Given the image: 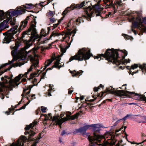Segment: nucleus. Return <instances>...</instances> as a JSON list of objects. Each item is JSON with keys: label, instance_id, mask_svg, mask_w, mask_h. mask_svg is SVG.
<instances>
[{"label": "nucleus", "instance_id": "nucleus-1", "mask_svg": "<svg viewBox=\"0 0 146 146\" xmlns=\"http://www.w3.org/2000/svg\"><path fill=\"white\" fill-rule=\"evenodd\" d=\"M101 127H102L99 124L86 125L76 129L73 133H80L83 135H86L88 137L90 146H95L97 142H100L102 139H105L102 143L103 146H113L116 141L112 139L111 134L109 131L107 132L105 136L97 133L100 132Z\"/></svg>", "mask_w": 146, "mask_h": 146}, {"label": "nucleus", "instance_id": "nucleus-2", "mask_svg": "<svg viewBox=\"0 0 146 146\" xmlns=\"http://www.w3.org/2000/svg\"><path fill=\"white\" fill-rule=\"evenodd\" d=\"M33 8L32 4H26L25 6L18 7L16 10L11 9L7 11L5 15L3 11H0V20H2L6 17L7 19L0 24V33L3 30L9 27L8 23L12 16H17L25 12L26 9H31Z\"/></svg>", "mask_w": 146, "mask_h": 146}, {"label": "nucleus", "instance_id": "nucleus-3", "mask_svg": "<svg viewBox=\"0 0 146 146\" xmlns=\"http://www.w3.org/2000/svg\"><path fill=\"white\" fill-rule=\"evenodd\" d=\"M36 22L35 19L31 23L30 27L27 31H25L23 33L21 37V39L23 40H27V39L23 38L25 37H29L30 38H33L35 40L37 41L38 45H40L45 42V41L42 40L41 37L42 36H45L47 34L45 31L43 29H42L40 32V36L36 34L37 32L35 27H36Z\"/></svg>", "mask_w": 146, "mask_h": 146}, {"label": "nucleus", "instance_id": "nucleus-4", "mask_svg": "<svg viewBox=\"0 0 146 146\" xmlns=\"http://www.w3.org/2000/svg\"><path fill=\"white\" fill-rule=\"evenodd\" d=\"M23 76L22 74H19L14 79H12L13 77L12 74L10 77L5 76L4 77H2L1 80L3 82L2 83H0V92L2 91L3 88H5L15 87L17 86L20 83H18L19 80Z\"/></svg>", "mask_w": 146, "mask_h": 146}, {"label": "nucleus", "instance_id": "nucleus-5", "mask_svg": "<svg viewBox=\"0 0 146 146\" xmlns=\"http://www.w3.org/2000/svg\"><path fill=\"white\" fill-rule=\"evenodd\" d=\"M29 19V17H27L25 20L22 21L21 23L19 30L17 29L18 26L15 25L13 27L7 32L3 33V35L5 36L3 40V43H9L11 40L13 38V35L16 34L17 31L22 30L27 25L28 20Z\"/></svg>", "mask_w": 146, "mask_h": 146}, {"label": "nucleus", "instance_id": "nucleus-6", "mask_svg": "<svg viewBox=\"0 0 146 146\" xmlns=\"http://www.w3.org/2000/svg\"><path fill=\"white\" fill-rule=\"evenodd\" d=\"M98 56H96L95 59L97 58L99 61L102 59V57L106 58V60L109 62H112L116 65H119L121 62L117 60L118 54L117 50L113 49H108L107 50L105 54H99Z\"/></svg>", "mask_w": 146, "mask_h": 146}, {"label": "nucleus", "instance_id": "nucleus-7", "mask_svg": "<svg viewBox=\"0 0 146 146\" xmlns=\"http://www.w3.org/2000/svg\"><path fill=\"white\" fill-rule=\"evenodd\" d=\"M106 90L107 92L114 94L122 98H124V96L129 94L131 95V98L134 100L145 101L146 102V97L144 95L140 94H135L133 92L124 91L123 90L114 91L111 87L107 88Z\"/></svg>", "mask_w": 146, "mask_h": 146}, {"label": "nucleus", "instance_id": "nucleus-8", "mask_svg": "<svg viewBox=\"0 0 146 146\" xmlns=\"http://www.w3.org/2000/svg\"><path fill=\"white\" fill-rule=\"evenodd\" d=\"M91 56L92 54L89 48H83L80 49L75 55L71 56L68 62H70L74 60L78 61H82L84 60H86L89 59Z\"/></svg>", "mask_w": 146, "mask_h": 146}, {"label": "nucleus", "instance_id": "nucleus-9", "mask_svg": "<svg viewBox=\"0 0 146 146\" xmlns=\"http://www.w3.org/2000/svg\"><path fill=\"white\" fill-rule=\"evenodd\" d=\"M77 116V115H75L71 116L67 115L66 117L60 119L59 116H54L52 118L51 114L50 113H48V115L45 114L44 115L45 120L52 119L53 125H58L60 128H61V124L64 122L70 119L74 120Z\"/></svg>", "mask_w": 146, "mask_h": 146}, {"label": "nucleus", "instance_id": "nucleus-10", "mask_svg": "<svg viewBox=\"0 0 146 146\" xmlns=\"http://www.w3.org/2000/svg\"><path fill=\"white\" fill-rule=\"evenodd\" d=\"M102 9V7L97 4L94 5L93 8L88 7L85 11L86 16L83 15V17L89 21L91 17L94 16L95 14L96 16H100Z\"/></svg>", "mask_w": 146, "mask_h": 146}, {"label": "nucleus", "instance_id": "nucleus-11", "mask_svg": "<svg viewBox=\"0 0 146 146\" xmlns=\"http://www.w3.org/2000/svg\"><path fill=\"white\" fill-rule=\"evenodd\" d=\"M38 49V48H34L28 52L25 51V52L30 57L31 61L32 63L30 68L28 70L27 72H25L24 76H25L27 74L30 72L32 69L34 68H35L38 66V61L37 59H35V57H37L35 53L36 51Z\"/></svg>", "mask_w": 146, "mask_h": 146}, {"label": "nucleus", "instance_id": "nucleus-12", "mask_svg": "<svg viewBox=\"0 0 146 146\" xmlns=\"http://www.w3.org/2000/svg\"><path fill=\"white\" fill-rule=\"evenodd\" d=\"M130 21L132 22V26L131 27V30L135 35H136L137 33L136 31L133 29V28H137L142 32L145 31L146 27L143 25L142 19L140 17H139L136 18L134 17H132L131 18V20Z\"/></svg>", "mask_w": 146, "mask_h": 146}, {"label": "nucleus", "instance_id": "nucleus-13", "mask_svg": "<svg viewBox=\"0 0 146 146\" xmlns=\"http://www.w3.org/2000/svg\"><path fill=\"white\" fill-rule=\"evenodd\" d=\"M86 2L85 1H83L80 4H77L75 6H74L73 5H72L70 7H68L66 8L65 10L63 12L62 15H65L66 13H67L68 11H70L71 10H72L75 9L77 8V9H79L84 5H85Z\"/></svg>", "mask_w": 146, "mask_h": 146}, {"label": "nucleus", "instance_id": "nucleus-14", "mask_svg": "<svg viewBox=\"0 0 146 146\" xmlns=\"http://www.w3.org/2000/svg\"><path fill=\"white\" fill-rule=\"evenodd\" d=\"M37 122H33V123L30 124L29 125L25 127V129L26 131L25 132V134L26 135L27 134H29V138H30L32 136H33L35 134V133L32 131L31 130L30 131L29 130L31 128H33L35 125L37 124Z\"/></svg>", "mask_w": 146, "mask_h": 146}, {"label": "nucleus", "instance_id": "nucleus-15", "mask_svg": "<svg viewBox=\"0 0 146 146\" xmlns=\"http://www.w3.org/2000/svg\"><path fill=\"white\" fill-rule=\"evenodd\" d=\"M17 50H12L11 52L12 56L13 57V58L11 61H9V62L6 63L5 64L2 65L0 67V69L3 68V67L5 66L9 65L13 63L15 60H16V54H17Z\"/></svg>", "mask_w": 146, "mask_h": 146}, {"label": "nucleus", "instance_id": "nucleus-16", "mask_svg": "<svg viewBox=\"0 0 146 146\" xmlns=\"http://www.w3.org/2000/svg\"><path fill=\"white\" fill-rule=\"evenodd\" d=\"M60 58L59 56L56 58L55 59L56 60V61L54 63V64L53 66V67L52 68V69L53 68V67L60 68L62 66H61L60 65H59V64H60L59 62L60 60Z\"/></svg>", "mask_w": 146, "mask_h": 146}, {"label": "nucleus", "instance_id": "nucleus-17", "mask_svg": "<svg viewBox=\"0 0 146 146\" xmlns=\"http://www.w3.org/2000/svg\"><path fill=\"white\" fill-rule=\"evenodd\" d=\"M60 58L59 56L56 58L55 59L56 60V61L54 63V64L53 66V67L52 68V69L53 68V67L60 68L62 66H61L60 65H59V64H60L59 62L60 60Z\"/></svg>", "mask_w": 146, "mask_h": 146}, {"label": "nucleus", "instance_id": "nucleus-18", "mask_svg": "<svg viewBox=\"0 0 146 146\" xmlns=\"http://www.w3.org/2000/svg\"><path fill=\"white\" fill-rule=\"evenodd\" d=\"M56 58L54 57H52L51 58V59H48L44 63V67L43 68V70H44L49 65H50L52 62Z\"/></svg>", "mask_w": 146, "mask_h": 146}, {"label": "nucleus", "instance_id": "nucleus-19", "mask_svg": "<svg viewBox=\"0 0 146 146\" xmlns=\"http://www.w3.org/2000/svg\"><path fill=\"white\" fill-rule=\"evenodd\" d=\"M83 72V71L82 70H80L77 72L75 70L70 72V73L72 74L73 77L76 76L78 75H81Z\"/></svg>", "mask_w": 146, "mask_h": 146}, {"label": "nucleus", "instance_id": "nucleus-20", "mask_svg": "<svg viewBox=\"0 0 146 146\" xmlns=\"http://www.w3.org/2000/svg\"><path fill=\"white\" fill-rule=\"evenodd\" d=\"M30 92V90L29 89H24V90L23 93L21 95V96L23 97L25 96L28 95Z\"/></svg>", "mask_w": 146, "mask_h": 146}, {"label": "nucleus", "instance_id": "nucleus-21", "mask_svg": "<svg viewBox=\"0 0 146 146\" xmlns=\"http://www.w3.org/2000/svg\"><path fill=\"white\" fill-rule=\"evenodd\" d=\"M70 46V45H69L68 46H65L64 47H61V51L62 52V54L61 55V56H62V55L64 53H65L66 51V50L67 48H68L69 46Z\"/></svg>", "mask_w": 146, "mask_h": 146}, {"label": "nucleus", "instance_id": "nucleus-22", "mask_svg": "<svg viewBox=\"0 0 146 146\" xmlns=\"http://www.w3.org/2000/svg\"><path fill=\"white\" fill-rule=\"evenodd\" d=\"M139 68L141 70H145L146 72V64H144L143 65H139Z\"/></svg>", "mask_w": 146, "mask_h": 146}, {"label": "nucleus", "instance_id": "nucleus-23", "mask_svg": "<svg viewBox=\"0 0 146 146\" xmlns=\"http://www.w3.org/2000/svg\"><path fill=\"white\" fill-rule=\"evenodd\" d=\"M138 116V115H133L132 114H127V115L125 116L124 117H123V118H122V119L124 121H125L126 119L128 118V117L129 116Z\"/></svg>", "mask_w": 146, "mask_h": 146}, {"label": "nucleus", "instance_id": "nucleus-24", "mask_svg": "<svg viewBox=\"0 0 146 146\" xmlns=\"http://www.w3.org/2000/svg\"><path fill=\"white\" fill-rule=\"evenodd\" d=\"M123 36L125 38H126L127 39H130L131 40L133 39L130 36H128L125 34H123Z\"/></svg>", "mask_w": 146, "mask_h": 146}, {"label": "nucleus", "instance_id": "nucleus-25", "mask_svg": "<svg viewBox=\"0 0 146 146\" xmlns=\"http://www.w3.org/2000/svg\"><path fill=\"white\" fill-rule=\"evenodd\" d=\"M61 34H60L57 33H55V32H53L51 35V36H58L60 35H61Z\"/></svg>", "mask_w": 146, "mask_h": 146}, {"label": "nucleus", "instance_id": "nucleus-26", "mask_svg": "<svg viewBox=\"0 0 146 146\" xmlns=\"http://www.w3.org/2000/svg\"><path fill=\"white\" fill-rule=\"evenodd\" d=\"M80 18L78 19H75L73 21L74 22L76 25H78L80 23Z\"/></svg>", "mask_w": 146, "mask_h": 146}, {"label": "nucleus", "instance_id": "nucleus-27", "mask_svg": "<svg viewBox=\"0 0 146 146\" xmlns=\"http://www.w3.org/2000/svg\"><path fill=\"white\" fill-rule=\"evenodd\" d=\"M27 99L28 100V101H29V102H28L27 103V104H26V105H25L23 106H22L21 108H20V109H24L25 108V107H26V105H28L29 103V102H30V101H29V98L27 96Z\"/></svg>", "mask_w": 146, "mask_h": 146}, {"label": "nucleus", "instance_id": "nucleus-28", "mask_svg": "<svg viewBox=\"0 0 146 146\" xmlns=\"http://www.w3.org/2000/svg\"><path fill=\"white\" fill-rule=\"evenodd\" d=\"M37 74L35 73V74H32L30 75V77L29 78V80H31V79H32L34 77L37 76Z\"/></svg>", "mask_w": 146, "mask_h": 146}, {"label": "nucleus", "instance_id": "nucleus-29", "mask_svg": "<svg viewBox=\"0 0 146 146\" xmlns=\"http://www.w3.org/2000/svg\"><path fill=\"white\" fill-rule=\"evenodd\" d=\"M48 15L51 16H52L54 15L55 13L53 11H49V12L48 13Z\"/></svg>", "mask_w": 146, "mask_h": 146}, {"label": "nucleus", "instance_id": "nucleus-30", "mask_svg": "<svg viewBox=\"0 0 146 146\" xmlns=\"http://www.w3.org/2000/svg\"><path fill=\"white\" fill-rule=\"evenodd\" d=\"M138 66L137 64H134L131 66V68L132 69H134L136 68Z\"/></svg>", "mask_w": 146, "mask_h": 146}, {"label": "nucleus", "instance_id": "nucleus-31", "mask_svg": "<svg viewBox=\"0 0 146 146\" xmlns=\"http://www.w3.org/2000/svg\"><path fill=\"white\" fill-rule=\"evenodd\" d=\"M10 25H15V21L14 19L12 20L10 22Z\"/></svg>", "mask_w": 146, "mask_h": 146}, {"label": "nucleus", "instance_id": "nucleus-32", "mask_svg": "<svg viewBox=\"0 0 146 146\" xmlns=\"http://www.w3.org/2000/svg\"><path fill=\"white\" fill-rule=\"evenodd\" d=\"M31 45L30 44H26L24 47V49L25 50H26L29 48L31 46Z\"/></svg>", "mask_w": 146, "mask_h": 146}, {"label": "nucleus", "instance_id": "nucleus-33", "mask_svg": "<svg viewBox=\"0 0 146 146\" xmlns=\"http://www.w3.org/2000/svg\"><path fill=\"white\" fill-rule=\"evenodd\" d=\"M46 108L42 106L41 107V111L42 112L45 113L46 112Z\"/></svg>", "mask_w": 146, "mask_h": 146}, {"label": "nucleus", "instance_id": "nucleus-34", "mask_svg": "<svg viewBox=\"0 0 146 146\" xmlns=\"http://www.w3.org/2000/svg\"><path fill=\"white\" fill-rule=\"evenodd\" d=\"M130 61V60L129 59H128V60H125L123 62V63L124 64H125V63H129Z\"/></svg>", "mask_w": 146, "mask_h": 146}, {"label": "nucleus", "instance_id": "nucleus-35", "mask_svg": "<svg viewBox=\"0 0 146 146\" xmlns=\"http://www.w3.org/2000/svg\"><path fill=\"white\" fill-rule=\"evenodd\" d=\"M50 20L51 22L52 23H53L55 22V20L54 18H51L50 19Z\"/></svg>", "mask_w": 146, "mask_h": 146}, {"label": "nucleus", "instance_id": "nucleus-36", "mask_svg": "<svg viewBox=\"0 0 146 146\" xmlns=\"http://www.w3.org/2000/svg\"><path fill=\"white\" fill-rule=\"evenodd\" d=\"M121 120H122V119H119V120H117L114 123V126L116 125L118 123H119L120 121Z\"/></svg>", "mask_w": 146, "mask_h": 146}, {"label": "nucleus", "instance_id": "nucleus-37", "mask_svg": "<svg viewBox=\"0 0 146 146\" xmlns=\"http://www.w3.org/2000/svg\"><path fill=\"white\" fill-rule=\"evenodd\" d=\"M126 85H127L126 84H124L122 86V88H121L123 89H125V90L126 89V87H125V86H126Z\"/></svg>", "mask_w": 146, "mask_h": 146}, {"label": "nucleus", "instance_id": "nucleus-38", "mask_svg": "<svg viewBox=\"0 0 146 146\" xmlns=\"http://www.w3.org/2000/svg\"><path fill=\"white\" fill-rule=\"evenodd\" d=\"M73 91V90H71V88H70L68 90V94H71L72 93Z\"/></svg>", "mask_w": 146, "mask_h": 146}, {"label": "nucleus", "instance_id": "nucleus-39", "mask_svg": "<svg viewBox=\"0 0 146 146\" xmlns=\"http://www.w3.org/2000/svg\"><path fill=\"white\" fill-rule=\"evenodd\" d=\"M66 134V133L65 132V131L64 130H63L62 131V132L61 135L62 136H63Z\"/></svg>", "mask_w": 146, "mask_h": 146}, {"label": "nucleus", "instance_id": "nucleus-40", "mask_svg": "<svg viewBox=\"0 0 146 146\" xmlns=\"http://www.w3.org/2000/svg\"><path fill=\"white\" fill-rule=\"evenodd\" d=\"M100 88L99 87H95L94 88V90L95 92H97L98 91V89Z\"/></svg>", "mask_w": 146, "mask_h": 146}, {"label": "nucleus", "instance_id": "nucleus-41", "mask_svg": "<svg viewBox=\"0 0 146 146\" xmlns=\"http://www.w3.org/2000/svg\"><path fill=\"white\" fill-rule=\"evenodd\" d=\"M143 22L146 25V17H144L143 19Z\"/></svg>", "mask_w": 146, "mask_h": 146}, {"label": "nucleus", "instance_id": "nucleus-42", "mask_svg": "<svg viewBox=\"0 0 146 146\" xmlns=\"http://www.w3.org/2000/svg\"><path fill=\"white\" fill-rule=\"evenodd\" d=\"M123 52L124 53V56H125H125H126L127 55V52L126 50H124Z\"/></svg>", "mask_w": 146, "mask_h": 146}, {"label": "nucleus", "instance_id": "nucleus-43", "mask_svg": "<svg viewBox=\"0 0 146 146\" xmlns=\"http://www.w3.org/2000/svg\"><path fill=\"white\" fill-rule=\"evenodd\" d=\"M51 91L50 90H48V95L49 96H51V94L50 93V91Z\"/></svg>", "mask_w": 146, "mask_h": 146}, {"label": "nucleus", "instance_id": "nucleus-44", "mask_svg": "<svg viewBox=\"0 0 146 146\" xmlns=\"http://www.w3.org/2000/svg\"><path fill=\"white\" fill-rule=\"evenodd\" d=\"M53 87V85H49V87L50 88V89L49 90H50L51 91L53 89V88H52V87Z\"/></svg>", "mask_w": 146, "mask_h": 146}, {"label": "nucleus", "instance_id": "nucleus-45", "mask_svg": "<svg viewBox=\"0 0 146 146\" xmlns=\"http://www.w3.org/2000/svg\"><path fill=\"white\" fill-rule=\"evenodd\" d=\"M45 2V1L44 2H42L40 3L39 5H40L41 6H43V5L44 4V3Z\"/></svg>", "mask_w": 146, "mask_h": 146}, {"label": "nucleus", "instance_id": "nucleus-46", "mask_svg": "<svg viewBox=\"0 0 146 146\" xmlns=\"http://www.w3.org/2000/svg\"><path fill=\"white\" fill-rule=\"evenodd\" d=\"M136 121L138 122V123H143V122H144L143 121H139L138 120H136Z\"/></svg>", "mask_w": 146, "mask_h": 146}, {"label": "nucleus", "instance_id": "nucleus-47", "mask_svg": "<svg viewBox=\"0 0 146 146\" xmlns=\"http://www.w3.org/2000/svg\"><path fill=\"white\" fill-rule=\"evenodd\" d=\"M116 146H123L121 145L119 143H118L116 145Z\"/></svg>", "mask_w": 146, "mask_h": 146}, {"label": "nucleus", "instance_id": "nucleus-48", "mask_svg": "<svg viewBox=\"0 0 146 146\" xmlns=\"http://www.w3.org/2000/svg\"><path fill=\"white\" fill-rule=\"evenodd\" d=\"M59 141L61 143H64L63 141V140L62 139H60H60Z\"/></svg>", "mask_w": 146, "mask_h": 146}, {"label": "nucleus", "instance_id": "nucleus-49", "mask_svg": "<svg viewBox=\"0 0 146 146\" xmlns=\"http://www.w3.org/2000/svg\"><path fill=\"white\" fill-rule=\"evenodd\" d=\"M11 112L9 111V112L7 111L5 112V113L7 114V115H9L11 113Z\"/></svg>", "mask_w": 146, "mask_h": 146}, {"label": "nucleus", "instance_id": "nucleus-50", "mask_svg": "<svg viewBox=\"0 0 146 146\" xmlns=\"http://www.w3.org/2000/svg\"><path fill=\"white\" fill-rule=\"evenodd\" d=\"M53 0H48V2H47V3L45 5H46L47 4H48L50 2L52 1Z\"/></svg>", "mask_w": 146, "mask_h": 146}, {"label": "nucleus", "instance_id": "nucleus-51", "mask_svg": "<svg viewBox=\"0 0 146 146\" xmlns=\"http://www.w3.org/2000/svg\"><path fill=\"white\" fill-rule=\"evenodd\" d=\"M80 100H82L84 99V96H80Z\"/></svg>", "mask_w": 146, "mask_h": 146}, {"label": "nucleus", "instance_id": "nucleus-52", "mask_svg": "<svg viewBox=\"0 0 146 146\" xmlns=\"http://www.w3.org/2000/svg\"><path fill=\"white\" fill-rule=\"evenodd\" d=\"M15 48H17L19 47V46L17 44H15Z\"/></svg>", "mask_w": 146, "mask_h": 146}, {"label": "nucleus", "instance_id": "nucleus-53", "mask_svg": "<svg viewBox=\"0 0 146 146\" xmlns=\"http://www.w3.org/2000/svg\"><path fill=\"white\" fill-rule=\"evenodd\" d=\"M99 88H100V87H101V88H103L104 87V86H103V85H102V84H100V85L99 86V87H98Z\"/></svg>", "mask_w": 146, "mask_h": 146}, {"label": "nucleus", "instance_id": "nucleus-54", "mask_svg": "<svg viewBox=\"0 0 146 146\" xmlns=\"http://www.w3.org/2000/svg\"><path fill=\"white\" fill-rule=\"evenodd\" d=\"M64 18V17H62L61 19H60V20H59L58 22H60V21L61 20H63V19Z\"/></svg>", "mask_w": 146, "mask_h": 146}, {"label": "nucleus", "instance_id": "nucleus-55", "mask_svg": "<svg viewBox=\"0 0 146 146\" xmlns=\"http://www.w3.org/2000/svg\"><path fill=\"white\" fill-rule=\"evenodd\" d=\"M35 96V95H32L31 97V98L32 99H34L33 97Z\"/></svg>", "mask_w": 146, "mask_h": 146}, {"label": "nucleus", "instance_id": "nucleus-56", "mask_svg": "<svg viewBox=\"0 0 146 146\" xmlns=\"http://www.w3.org/2000/svg\"><path fill=\"white\" fill-rule=\"evenodd\" d=\"M26 80V79L25 78H23L22 79V81L23 82H25Z\"/></svg>", "mask_w": 146, "mask_h": 146}, {"label": "nucleus", "instance_id": "nucleus-57", "mask_svg": "<svg viewBox=\"0 0 146 146\" xmlns=\"http://www.w3.org/2000/svg\"><path fill=\"white\" fill-rule=\"evenodd\" d=\"M122 128H122V127H121V129L119 130H119H121L122 129ZM119 131V130H116V131H115V132H116V133H117V132H118Z\"/></svg>", "mask_w": 146, "mask_h": 146}, {"label": "nucleus", "instance_id": "nucleus-58", "mask_svg": "<svg viewBox=\"0 0 146 146\" xmlns=\"http://www.w3.org/2000/svg\"><path fill=\"white\" fill-rule=\"evenodd\" d=\"M131 143V144H135V143H134V142H129Z\"/></svg>", "mask_w": 146, "mask_h": 146}, {"label": "nucleus", "instance_id": "nucleus-59", "mask_svg": "<svg viewBox=\"0 0 146 146\" xmlns=\"http://www.w3.org/2000/svg\"><path fill=\"white\" fill-rule=\"evenodd\" d=\"M95 100V99H91L90 101V102H93Z\"/></svg>", "mask_w": 146, "mask_h": 146}, {"label": "nucleus", "instance_id": "nucleus-60", "mask_svg": "<svg viewBox=\"0 0 146 146\" xmlns=\"http://www.w3.org/2000/svg\"><path fill=\"white\" fill-rule=\"evenodd\" d=\"M132 117V116H129L128 117L130 118L131 119H133Z\"/></svg>", "mask_w": 146, "mask_h": 146}, {"label": "nucleus", "instance_id": "nucleus-61", "mask_svg": "<svg viewBox=\"0 0 146 146\" xmlns=\"http://www.w3.org/2000/svg\"><path fill=\"white\" fill-rule=\"evenodd\" d=\"M2 97H1V98L3 100L4 99V98L3 95H2Z\"/></svg>", "mask_w": 146, "mask_h": 146}, {"label": "nucleus", "instance_id": "nucleus-62", "mask_svg": "<svg viewBox=\"0 0 146 146\" xmlns=\"http://www.w3.org/2000/svg\"><path fill=\"white\" fill-rule=\"evenodd\" d=\"M133 104V103H130L129 104V105H131Z\"/></svg>", "mask_w": 146, "mask_h": 146}, {"label": "nucleus", "instance_id": "nucleus-63", "mask_svg": "<svg viewBox=\"0 0 146 146\" xmlns=\"http://www.w3.org/2000/svg\"><path fill=\"white\" fill-rule=\"evenodd\" d=\"M103 94L102 93L101 95V96H100V97H102L103 96Z\"/></svg>", "mask_w": 146, "mask_h": 146}, {"label": "nucleus", "instance_id": "nucleus-64", "mask_svg": "<svg viewBox=\"0 0 146 146\" xmlns=\"http://www.w3.org/2000/svg\"><path fill=\"white\" fill-rule=\"evenodd\" d=\"M127 127L126 126H125L124 127V130H125V129Z\"/></svg>", "mask_w": 146, "mask_h": 146}]
</instances>
